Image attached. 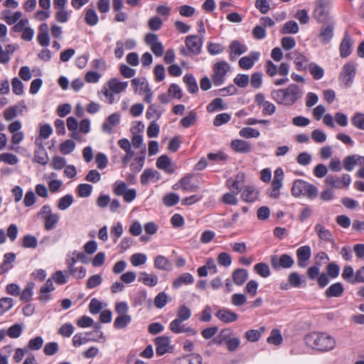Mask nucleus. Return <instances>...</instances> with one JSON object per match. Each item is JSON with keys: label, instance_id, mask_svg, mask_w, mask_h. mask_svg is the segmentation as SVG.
<instances>
[{"label": "nucleus", "instance_id": "58836bf2", "mask_svg": "<svg viewBox=\"0 0 364 364\" xmlns=\"http://www.w3.org/2000/svg\"><path fill=\"white\" fill-rule=\"evenodd\" d=\"M239 134L240 136L246 139L257 138L260 135V132L252 127H244L240 130Z\"/></svg>", "mask_w": 364, "mask_h": 364}, {"label": "nucleus", "instance_id": "5fc2aeb1", "mask_svg": "<svg viewBox=\"0 0 364 364\" xmlns=\"http://www.w3.org/2000/svg\"><path fill=\"white\" fill-rule=\"evenodd\" d=\"M234 83L241 88L246 87L250 82L249 75L247 74H237L233 79Z\"/></svg>", "mask_w": 364, "mask_h": 364}, {"label": "nucleus", "instance_id": "09e8293b", "mask_svg": "<svg viewBox=\"0 0 364 364\" xmlns=\"http://www.w3.org/2000/svg\"><path fill=\"white\" fill-rule=\"evenodd\" d=\"M73 203V197L71 194H67L58 200V208L64 210L68 208Z\"/></svg>", "mask_w": 364, "mask_h": 364}, {"label": "nucleus", "instance_id": "0eeeda50", "mask_svg": "<svg viewBox=\"0 0 364 364\" xmlns=\"http://www.w3.org/2000/svg\"><path fill=\"white\" fill-rule=\"evenodd\" d=\"M323 25L320 29L318 35L319 41L321 43L326 45L329 43L334 36L335 21H328L326 23H322Z\"/></svg>", "mask_w": 364, "mask_h": 364}, {"label": "nucleus", "instance_id": "13d9d810", "mask_svg": "<svg viewBox=\"0 0 364 364\" xmlns=\"http://www.w3.org/2000/svg\"><path fill=\"white\" fill-rule=\"evenodd\" d=\"M22 331V325L19 323H16L8 328L7 335L11 338H17L21 336Z\"/></svg>", "mask_w": 364, "mask_h": 364}, {"label": "nucleus", "instance_id": "cd10ccee", "mask_svg": "<svg viewBox=\"0 0 364 364\" xmlns=\"http://www.w3.org/2000/svg\"><path fill=\"white\" fill-rule=\"evenodd\" d=\"M314 230L321 240L330 242L332 238L331 232L321 224H316Z\"/></svg>", "mask_w": 364, "mask_h": 364}, {"label": "nucleus", "instance_id": "a211bd4d", "mask_svg": "<svg viewBox=\"0 0 364 364\" xmlns=\"http://www.w3.org/2000/svg\"><path fill=\"white\" fill-rule=\"evenodd\" d=\"M156 165L158 168L164 170L167 173L172 174L175 171L174 164H172L167 155L159 156L156 160Z\"/></svg>", "mask_w": 364, "mask_h": 364}, {"label": "nucleus", "instance_id": "dca6fc26", "mask_svg": "<svg viewBox=\"0 0 364 364\" xmlns=\"http://www.w3.org/2000/svg\"><path fill=\"white\" fill-rule=\"evenodd\" d=\"M52 280L51 278L47 279L46 283L41 286L40 289L38 300L44 304L51 299V296L49 293L55 290Z\"/></svg>", "mask_w": 364, "mask_h": 364}, {"label": "nucleus", "instance_id": "49530a36", "mask_svg": "<svg viewBox=\"0 0 364 364\" xmlns=\"http://www.w3.org/2000/svg\"><path fill=\"white\" fill-rule=\"evenodd\" d=\"M37 245V238L33 235H26L22 238L21 247L24 248H36Z\"/></svg>", "mask_w": 364, "mask_h": 364}, {"label": "nucleus", "instance_id": "ea45409f", "mask_svg": "<svg viewBox=\"0 0 364 364\" xmlns=\"http://www.w3.org/2000/svg\"><path fill=\"white\" fill-rule=\"evenodd\" d=\"M179 200V196L175 193H167L163 197V203L167 207L174 206Z\"/></svg>", "mask_w": 364, "mask_h": 364}, {"label": "nucleus", "instance_id": "e433bc0d", "mask_svg": "<svg viewBox=\"0 0 364 364\" xmlns=\"http://www.w3.org/2000/svg\"><path fill=\"white\" fill-rule=\"evenodd\" d=\"M227 105L223 103V101L221 98L217 97L214 99L208 106L207 111L208 112H213L216 110H223L225 109Z\"/></svg>", "mask_w": 364, "mask_h": 364}, {"label": "nucleus", "instance_id": "ddd939ff", "mask_svg": "<svg viewBox=\"0 0 364 364\" xmlns=\"http://www.w3.org/2000/svg\"><path fill=\"white\" fill-rule=\"evenodd\" d=\"M352 46H353V40L349 34V33L346 31L344 33V36L341 41V43L339 46L340 55L341 58H345L348 57L352 52Z\"/></svg>", "mask_w": 364, "mask_h": 364}, {"label": "nucleus", "instance_id": "338daca9", "mask_svg": "<svg viewBox=\"0 0 364 364\" xmlns=\"http://www.w3.org/2000/svg\"><path fill=\"white\" fill-rule=\"evenodd\" d=\"M311 138L316 143L322 144L326 141L327 136L323 131L316 129L311 132Z\"/></svg>", "mask_w": 364, "mask_h": 364}, {"label": "nucleus", "instance_id": "8fccbe9b", "mask_svg": "<svg viewBox=\"0 0 364 364\" xmlns=\"http://www.w3.org/2000/svg\"><path fill=\"white\" fill-rule=\"evenodd\" d=\"M343 168L348 171H352L355 165L357 164L356 161V154L349 155L346 156L343 160Z\"/></svg>", "mask_w": 364, "mask_h": 364}, {"label": "nucleus", "instance_id": "f3484780", "mask_svg": "<svg viewBox=\"0 0 364 364\" xmlns=\"http://www.w3.org/2000/svg\"><path fill=\"white\" fill-rule=\"evenodd\" d=\"M259 191L254 186H246L241 193V198L246 203H254L259 198Z\"/></svg>", "mask_w": 364, "mask_h": 364}, {"label": "nucleus", "instance_id": "c85d7f7f", "mask_svg": "<svg viewBox=\"0 0 364 364\" xmlns=\"http://www.w3.org/2000/svg\"><path fill=\"white\" fill-rule=\"evenodd\" d=\"M18 48L19 46L18 44H7L5 46V50H2L0 63H7L11 59L10 55L13 54L17 49H18Z\"/></svg>", "mask_w": 364, "mask_h": 364}, {"label": "nucleus", "instance_id": "bb28decb", "mask_svg": "<svg viewBox=\"0 0 364 364\" xmlns=\"http://www.w3.org/2000/svg\"><path fill=\"white\" fill-rule=\"evenodd\" d=\"M45 220L44 229L47 231L54 230L59 222L60 216L58 213L43 216Z\"/></svg>", "mask_w": 364, "mask_h": 364}, {"label": "nucleus", "instance_id": "a19ab883", "mask_svg": "<svg viewBox=\"0 0 364 364\" xmlns=\"http://www.w3.org/2000/svg\"><path fill=\"white\" fill-rule=\"evenodd\" d=\"M254 270L262 277L267 278L270 274V269L267 264L259 262L255 265Z\"/></svg>", "mask_w": 364, "mask_h": 364}, {"label": "nucleus", "instance_id": "6e6552de", "mask_svg": "<svg viewBox=\"0 0 364 364\" xmlns=\"http://www.w3.org/2000/svg\"><path fill=\"white\" fill-rule=\"evenodd\" d=\"M294 264L293 257L288 254L281 255L279 258L277 255L272 256L271 258L272 267L275 270H279L280 268L289 269L293 267Z\"/></svg>", "mask_w": 364, "mask_h": 364}, {"label": "nucleus", "instance_id": "4be33fe9", "mask_svg": "<svg viewBox=\"0 0 364 364\" xmlns=\"http://www.w3.org/2000/svg\"><path fill=\"white\" fill-rule=\"evenodd\" d=\"M183 82L186 84L187 91L190 94L198 92V85L196 77L191 73H187L183 76Z\"/></svg>", "mask_w": 364, "mask_h": 364}, {"label": "nucleus", "instance_id": "2f4dec72", "mask_svg": "<svg viewBox=\"0 0 364 364\" xmlns=\"http://www.w3.org/2000/svg\"><path fill=\"white\" fill-rule=\"evenodd\" d=\"M33 161L41 165L46 166L49 161L46 149H35Z\"/></svg>", "mask_w": 364, "mask_h": 364}, {"label": "nucleus", "instance_id": "f8f14e48", "mask_svg": "<svg viewBox=\"0 0 364 364\" xmlns=\"http://www.w3.org/2000/svg\"><path fill=\"white\" fill-rule=\"evenodd\" d=\"M229 48L230 50L229 58L231 61L236 60L238 56L247 51V46L237 40H234L230 43Z\"/></svg>", "mask_w": 364, "mask_h": 364}, {"label": "nucleus", "instance_id": "e2e57ef3", "mask_svg": "<svg viewBox=\"0 0 364 364\" xmlns=\"http://www.w3.org/2000/svg\"><path fill=\"white\" fill-rule=\"evenodd\" d=\"M351 122L356 128L364 130V114L355 113L351 119Z\"/></svg>", "mask_w": 364, "mask_h": 364}, {"label": "nucleus", "instance_id": "f03ea898", "mask_svg": "<svg viewBox=\"0 0 364 364\" xmlns=\"http://www.w3.org/2000/svg\"><path fill=\"white\" fill-rule=\"evenodd\" d=\"M304 341L309 347L322 352L331 350L336 346L335 338L323 332H311L305 336Z\"/></svg>", "mask_w": 364, "mask_h": 364}, {"label": "nucleus", "instance_id": "9b49d317", "mask_svg": "<svg viewBox=\"0 0 364 364\" xmlns=\"http://www.w3.org/2000/svg\"><path fill=\"white\" fill-rule=\"evenodd\" d=\"M297 257V265L300 268H305L308 265L309 260L311 256L310 246L304 245L299 247L296 251Z\"/></svg>", "mask_w": 364, "mask_h": 364}, {"label": "nucleus", "instance_id": "2eb2a0df", "mask_svg": "<svg viewBox=\"0 0 364 364\" xmlns=\"http://www.w3.org/2000/svg\"><path fill=\"white\" fill-rule=\"evenodd\" d=\"M120 122V114L117 112L108 116L102 124V129L104 132L111 134L113 132V127L117 126Z\"/></svg>", "mask_w": 364, "mask_h": 364}, {"label": "nucleus", "instance_id": "39448f33", "mask_svg": "<svg viewBox=\"0 0 364 364\" xmlns=\"http://www.w3.org/2000/svg\"><path fill=\"white\" fill-rule=\"evenodd\" d=\"M230 69L229 64L225 60L215 63L213 68L212 81L215 86H220L225 81V76Z\"/></svg>", "mask_w": 364, "mask_h": 364}, {"label": "nucleus", "instance_id": "774afa93", "mask_svg": "<svg viewBox=\"0 0 364 364\" xmlns=\"http://www.w3.org/2000/svg\"><path fill=\"white\" fill-rule=\"evenodd\" d=\"M183 364H202V357L199 354H190L183 356Z\"/></svg>", "mask_w": 364, "mask_h": 364}, {"label": "nucleus", "instance_id": "393cba45", "mask_svg": "<svg viewBox=\"0 0 364 364\" xmlns=\"http://www.w3.org/2000/svg\"><path fill=\"white\" fill-rule=\"evenodd\" d=\"M170 330L175 333L182 332V305L178 307L176 318L170 323Z\"/></svg>", "mask_w": 364, "mask_h": 364}, {"label": "nucleus", "instance_id": "a18cd8bd", "mask_svg": "<svg viewBox=\"0 0 364 364\" xmlns=\"http://www.w3.org/2000/svg\"><path fill=\"white\" fill-rule=\"evenodd\" d=\"M147 297L145 290L139 291L132 297V306L134 307L141 306L146 301Z\"/></svg>", "mask_w": 364, "mask_h": 364}, {"label": "nucleus", "instance_id": "603ef678", "mask_svg": "<svg viewBox=\"0 0 364 364\" xmlns=\"http://www.w3.org/2000/svg\"><path fill=\"white\" fill-rule=\"evenodd\" d=\"M159 175V173L156 171H154L151 168H146L140 177L141 183L142 185H146L150 179L155 177V175Z\"/></svg>", "mask_w": 364, "mask_h": 364}, {"label": "nucleus", "instance_id": "473e14b6", "mask_svg": "<svg viewBox=\"0 0 364 364\" xmlns=\"http://www.w3.org/2000/svg\"><path fill=\"white\" fill-rule=\"evenodd\" d=\"M299 27L295 21H288L283 25L280 32L282 34H296L299 32Z\"/></svg>", "mask_w": 364, "mask_h": 364}, {"label": "nucleus", "instance_id": "423d86ee", "mask_svg": "<svg viewBox=\"0 0 364 364\" xmlns=\"http://www.w3.org/2000/svg\"><path fill=\"white\" fill-rule=\"evenodd\" d=\"M355 75V66L353 63H348L343 65L338 80L345 85L346 87H350L353 84Z\"/></svg>", "mask_w": 364, "mask_h": 364}, {"label": "nucleus", "instance_id": "f704fd0d", "mask_svg": "<svg viewBox=\"0 0 364 364\" xmlns=\"http://www.w3.org/2000/svg\"><path fill=\"white\" fill-rule=\"evenodd\" d=\"M232 331L230 328L222 330L220 333L215 337L212 342L217 345H222L223 342H227L230 338Z\"/></svg>", "mask_w": 364, "mask_h": 364}, {"label": "nucleus", "instance_id": "052dcab7", "mask_svg": "<svg viewBox=\"0 0 364 364\" xmlns=\"http://www.w3.org/2000/svg\"><path fill=\"white\" fill-rule=\"evenodd\" d=\"M43 344V339L41 336H36L33 338H31L28 343L27 348L38 350H40Z\"/></svg>", "mask_w": 364, "mask_h": 364}, {"label": "nucleus", "instance_id": "79ce46f5", "mask_svg": "<svg viewBox=\"0 0 364 364\" xmlns=\"http://www.w3.org/2000/svg\"><path fill=\"white\" fill-rule=\"evenodd\" d=\"M283 341L282 336L279 329H273L271 331L270 336L267 338V341L268 343L279 346Z\"/></svg>", "mask_w": 364, "mask_h": 364}, {"label": "nucleus", "instance_id": "0e129e2a", "mask_svg": "<svg viewBox=\"0 0 364 364\" xmlns=\"http://www.w3.org/2000/svg\"><path fill=\"white\" fill-rule=\"evenodd\" d=\"M144 164V157H136L130 164V170L134 173H139Z\"/></svg>", "mask_w": 364, "mask_h": 364}, {"label": "nucleus", "instance_id": "20e7f679", "mask_svg": "<svg viewBox=\"0 0 364 364\" xmlns=\"http://www.w3.org/2000/svg\"><path fill=\"white\" fill-rule=\"evenodd\" d=\"M331 9V0H316V7L313 12V17L318 23H326L328 21H333L329 16Z\"/></svg>", "mask_w": 364, "mask_h": 364}, {"label": "nucleus", "instance_id": "4468645a", "mask_svg": "<svg viewBox=\"0 0 364 364\" xmlns=\"http://www.w3.org/2000/svg\"><path fill=\"white\" fill-rule=\"evenodd\" d=\"M260 53L252 51L247 56H244L239 60V65L243 70L251 69L256 61L259 60Z\"/></svg>", "mask_w": 364, "mask_h": 364}, {"label": "nucleus", "instance_id": "412c9836", "mask_svg": "<svg viewBox=\"0 0 364 364\" xmlns=\"http://www.w3.org/2000/svg\"><path fill=\"white\" fill-rule=\"evenodd\" d=\"M344 292V287L342 283L336 282L329 287H328L325 291V296L328 299L332 297H340L343 295Z\"/></svg>", "mask_w": 364, "mask_h": 364}, {"label": "nucleus", "instance_id": "4d7b16f0", "mask_svg": "<svg viewBox=\"0 0 364 364\" xmlns=\"http://www.w3.org/2000/svg\"><path fill=\"white\" fill-rule=\"evenodd\" d=\"M193 178L194 176L191 174L183 176V191H193L198 188V185L192 181Z\"/></svg>", "mask_w": 364, "mask_h": 364}, {"label": "nucleus", "instance_id": "9d476101", "mask_svg": "<svg viewBox=\"0 0 364 364\" xmlns=\"http://www.w3.org/2000/svg\"><path fill=\"white\" fill-rule=\"evenodd\" d=\"M185 42L189 53L193 55H198L200 53L203 41L198 35L187 36Z\"/></svg>", "mask_w": 364, "mask_h": 364}, {"label": "nucleus", "instance_id": "bf43d9fd", "mask_svg": "<svg viewBox=\"0 0 364 364\" xmlns=\"http://www.w3.org/2000/svg\"><path fill=\"white\" fill-rule=\"evenodd\" d=\"M354 274L353 268L351 266L348 265L344 267L341 276L345 281L354 284Z\"/></svg>", "mask_w": 364, "mask_h": 364}, {"label": "nucleus", "instance_id": "864d4df0", "mask_svg": "<svg viewBox=\"0 0 364 364\" xmlns=\"http://www.w3.org/2000/svg\"><path fill=\"white\" fill-rule=\"evenodd\" d=\"M207 49L211 55H216L222 53L225 50V47L220 43L209 42Z\"/></svg>", "mask_w": 364, "mask_h": 364}, {"label": "nucleus", "instance_id": "7c9ffc66", "mask_svg": "<svg viewBox=\"0 0 364 364\" xmlns=\"http://www.w3.org/2000/svg\"><path fill=\"white\" fill-rule=\"evenodd\" d=\"M207 159L209 161L220 164H225L228 159V156L225 152L220 151L217 153H208Z\"/></svg>", "mask_w": 364, "mask_h": 364}, {"label": "nucleus", "instance_id": "f257e3e1", "mask_svg": "<svg viewBox=\"0 0 364 364\" xmlns=\"http://www.w3.org/2000/svg\"><path fill=\"white\" fill-rule=\"evenodd\" d=\"M271 97L277 103L284 106H291L299 100L303 92L296 84H290L287 88L273 90Z\"/></svg>", "mask_w": 364, "mask_h": 364}, {"label": "nucleus", "instance_id": "6e6d98bb", "mask_svg": "<svg viewBox=\"0 0 364 364\" xmlns=\"http://www.w3.org/2000/svg\"><path fill=\"white\" fill-rule=\"evenodd\" d=\"M288 282L291 287L294 288H299L301 286L302 280L300 274L296 272H291L288 277Z\"/></svg>", "mask_w": 364, "mask_h": 364}, {"label": "nucleus", "instance_id": "69168bd1", "mask_svg": "<svg viewBox=\"0 0 364 364\" xmlns=\"http://www.w3.org/2000/svg\"><path fill=\"white\" fill-rule=\"evenodd\" d=\"M250 82L253 88L259 89L262 84V73L259 72L252 73Z\"/></svg>", "mask_w": 364, "mask_h": 364}, {"label": "nucleus", "instance_id": "b1692460", "mask_svg": "<svg viewBox=\"0 0 364 364\" xmlns=\"http://www.w3.org/2000/svg\"><path fill=\"white\" fill-rule=\"evenodd\" d=\"M128 82H120L118 78L114 77L108 81L109 90L115 94L121 93L127 87Z\"/></svg>", "mask_w": 364, "mask_h": 364}, {"label": "nucleus", "instance_id": "7ed1b4c3", "mask_svg": "<svg viewBox=\"0 0 364 364\" xmlns=\"http://www.w3.org/2000/svg\"><path fill=\"white\" fill-rule=\"evenodd\" d=\"M291 191V194L296 198L303 196L309 199L315 198L318 191V188L315 185L302 179L295 180Z\"/></svg>", "mask_w": 364, "mask_h": 364}, {"label": "nucleus", "instance_id": "37998d69", "mask_svg": "<svg viewBox=\"0 0 364 364\" xmlns=\"http://www.w3.org/2000/svg\"><path fill=\"white\" fill-rule=\"evenodd\" d=\"M326 186H330L331 188H342L343 184L341 178L336 176L328 175L325 179Z\"/></svg>", "mask_w": 364, "mask_h": 364}, {"label": "nucleus", "instance_id": "72a5a7b5", "mask_svg": "<svg viewBox=\"0 0 364 364\" xmlns=\"http://www.w3.org/2000/svg\"><path fill=\"white\" fill-rule=\"evenodd\" d=\"M132 321L129 315H119L114 320L113 326L116 329H122L128 326Z\"/></svg>", "mask_w": 364, "mask_h": 364}, {"label": "nucleus", "instance_id": "de8ad7c7", "mask_svg": "<svg viewBox=\"0 0 364 364\" xmlns=\"http://www.w3.org/2000/svg\"><path fill=\"white\" fill-rule=\"evenodd\" d=\"M14 306V300L10 297H3L0 299V316Z\"/></svg>", "mask_w": 364, "mask_h": 364}, {"label": "nucleus", "instance_id": "5701e85b", "mask_svg": "<svg viewBox=\"0 0 364 364\" xmlns=\"http://www.w3.org/2000/svg\"><path fill=\"white\" fill-rule=\"evenodd\" d=\"M231 147L237 152L247 154L251 151L250 144L242 139H234L231 142Z\"/></svg>", "mask_w": 364, "mask_h": 364}, {"label": "nucleus", "instance_id": "4c0bfd02", "mask_svg": "<svg viewBox=\"0 0 364 364\" xmlns=\"http://www.w3.org/2000/svg\"><path fill=\"white\" fill-rule=\"evenodd\" d=\"M139 281L142 282L146 286L154 287L158 282V278L156 275H149L146 272H142Z\"/></svg>", "mask_w": 364, "mask_h": 364}, {"label": "nucleus", "instance_id": "680f3d73", "mask_svg": "<svg viewBox=\"0 0 364 364\" xmlns=\"http://www.w3.org/2000/svg\"><path fill=\"white\" fill-rule=\"evenodd\" d=\"M231 119V114L224 112L217 114L213 120V124L215 127H220L228 123Z\"/></svg>", "mask_w": 364, "mask_h": 364}, {"label": "nucleus", "instance_id": "c9c22d12", "mask_svg": "<svg viewBox=\"0 0 364 364\" xmlns=\"http://www.w3.org/2000/svg\"><path fill=\"white\" fill-rule=\"evenodd\" d=\"M99 21L98 16L93 9H87L85 11V21L90 26H95Z\"/></svg>", "mask_w": 364, "mask_h": 364}, {"label": "nucleus", "instance_id": "a878e982", "mask_svg": "<svg viewBox=\"0 0 364 364\" xmlns=\"http://www.w3.org/2000/svg\"><path fill=\"white\" fill-rule=\"evenodd\" d=\"M248 278V272L245 269L238 268L232 272V280L237 286H242Z\"/></svg>", "mask_w": 364, "mask_h": 364}, {"label": "nucleus", "instance_id": "6ab92c4d", "mask_svg": "<svg viewBox=\"0 0 364 364\" xmlns=\"http://www.w3.org/2000/svg\"><path fill=\"white\" fill-rule=\"evenodd\" d=\"M294 63L298 71H306L310 63L309 59L298 50L294 51Z\"/></svg>", "mask_w": 364, "mask_h": 364}, {"label": "nucleus", "instance_id": "c756f323", "mask_svg": "<svg viewBox=\"0 0 364 364\" xmlns=\"http://www.w3.org/2000/svg\"><path fill=\"white\" fill-rule=\"evenodd\" d=\"M314 80H318L324 75V70L320 65L314 62H311L309 64L308 69Z\"/></svg>", "mask_w": 364, "mask_h": 364}, {"label": "nucleus", "instance_id": "3c124183", "mask_svg": "<svg viewBox=\"0 0 364 364\" xmlns=\"http://www.w3.org/2000/svg\"><path fill=\"white\" fill-rule=\"evenodd\" d=\"M75 148V143L72 139L65 140L60 145V151L64 155L70 154Z\"/></svg>", "mask_w": 364, "mask_h": 364}, {"label": "nucleus", "instance_id": "1a4fd4ad", "mask_svg": "<svg viewBox=\"0 0 364 364\" xmlns=\"http://www.w3.org/2000/svg\"><path fill=\"white\" fill-rule=\"evenodd\" d=\"M171 338L167 336H161L154 339L156 346V353L158 356H161L166 353L171 352L173 347L171 346Z\"/></svg>", "mask_w": 364, "mask_h": 364}, {"label": "nucleus", "instance_id": "aec40b11", "mask_svg": "<svg viewBox=\"0 0 364 364\" xmlns=\"http://www.w3.org/2000/svg\"><path fill=\"white\" fill-rule=\"evenodd\" d=\"M215 316L219 320H220L221 321L226 323H229L235 321L238 318V315L235 312L231 311L229 309H226V308H222V309H219L216 312Z\"/></svg>", "mask_w": 364, "mask_h": 364}, {"label": "nucleus", "instance_id": "c03bdc74", "mask_svg": "<svg viewBox=\"0 0 364 364\" xmlns=\"http://www.w3.org/2000/svg\"><path fill=\"white\" fill-rule=\"evenodd\" d=\"M92 191V186L89 183H80L77 187V195L81 198L89 197Z\"/></svg>", "mask_w": 364, "mask_h": 364}]
</instances>
